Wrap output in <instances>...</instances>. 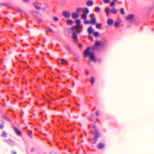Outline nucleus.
Returning <instances> with one entry per match:
<instances>
[{
    "label": "nucleus",
    "instance_id": "1",
    "mask_svg": "<svg viewBox=\"0 0 154 154\" xmlns=\"http://www.w3.org/2000/svg\"><path fill=\"white\" fill-rule=\"evenodd\" d=\"M102 45L101 42L99 41H96L95 45L93 46L91 48L88 47L84 51V55L85 57H89L90 60L93 61H96V59L92 52H90V49L96 50L97 49L98 47Z\"/></svg>",
    "mask_w": 154,
    "mask_h": 154
},
{
    "label": "nucleus",
    "instance_id": "2",
    "mask_svg": "<svg viewBox=\"0 0 154 154\" xmlns=\"http://www.w3.org/2000/svg\"><path fill=\"white\" fill-rule=\"evenodd\" d=\"M76 24L75 26L72 27L71 29V31L72 34L79 33L80 32V30L81 28V26L80 25V21L78 19L76 21Z\"/></svg>",
    "mask_w": 154,
    "mask_h": 154
},
{
    "label": "nucleus",
    "instance_id": "3",
    "mask_svg": "<svg viewBox=\"0 0 154 154\" xmlns=\"http://www.w3.org/2000/svg\"><path fill=\"white\" fill-rule=\"evenodd\" d=\"M96 23V19L95 18H93L90 21L88 20H86L85 21V23L86 24L91 23L92 24H94Z\"/></svg>",
    "mask_w": 154,
    "mask_h": 154
},
{
    "label": "nucleus",
    "instance_id": "4",
    "mask_svg": "<svg viewBox=\"0 0 154 154\" xmlns=\"http://www.w3.org/2000/svg\"><path fill=\"white\" fill-rule=\"evenodd\" d=\"M63 15L66 18H69L70 16V13L69 12L66 11H65L63 12Z\"/></svg>",
    "mask_w": 154,
    "mask_h": 154
},
{
    "label": "nucleus",
    "instance_id": "5",
    "mask_svg": "<svg viewBox=\"0 0 154 154\" xmlns=\"http://www.w3.org/2000/svg\"><path fill=\"white\" fill-rule=\"evenodd\" d=\"M95 135L94 139L95 141H94V143H95L96 142L98 138L99 137V134L97 130H96V131H95Z\"/></svg>",
    "mask_w": 154,
    "mask_h": 154
},
{
    "label": "nucleus",
    "instance_id": "6",
    "mask_svg": "<svg viewBox=\"0 0 154 154\" xmlns=\"http://www.w3.org/2000/svg\"><path fill=\"white\" fill-rule=\"evenodd\" d=\"M94 2L91 0H88L87 1L86 4L88 6H91L94 4Z\"/></svg>",
    "mask_w": 154,
    "mask_h": 154
},
{
    "label": "nucleus",
    "instance_id": "7",
    "mask_svg": "<svg viewBox=\"0 0 154 154\" xmlns=\"http://www.w3.org/2000/svg\"><path fill=\"white\" fill-rule=\"evenodd\" d=\"M105 146L104 144L100 143L97 145V148L99 149H101L103 148Z\"/></svg>",
    "mask_w": 154,
    "mask_h": 154
},
{
    "label": "nucleus",
    "instance_id": "8",
    "mask_svg": "<svg viewBox=\"0 0 154 154\" xmlns=\"http://www.w3.org/2000/svg\"><path fill=\"white\" fill-rule=\"evenodd\" d=\"M60 60H61V63L62 64H63L65 63H66V64H67V60L66 59H65L64 58L62 59H59L58 60H57V61L58 63V64L60 63L59 61Z\"/></svg>",
    "mask_w": 154,
    "mask_h": 154
},
{
    "label": "nucleus",
    "instance_id": "9",
    "mask_svg": "<svg viewBox=\"0 0 154 154\" xmlns=\"http://www.w3.org/2000/svg\"><path fill=\"white\" fill-rule=\"evenodd\" d=\"M134 16L133 14H129L125 17V18L127 20H130L133 19L134 17Z\"/></svg>",
    "mask_w": 154,
    "mask_h": 154
},
{
    "label": "nucleus",
    "instance_id": "10",
    "mask_svg": "<svg viewBox=\"0 0 154 154\" xmlns=\"http://www.w3.org/2000/svg\"><path fill=\"white\" fill-rule=\"evenodd\" d=\"M14 130L16 132V134L19 136L21 135V133L20 131L18 130L17 128H14Z\"/></svg>",
    "mask_w": 154,
    "mask_h": 154
},
{
    "label": "nucleus",
    "instance_id": "11",
    "mask_svg": "<svg viewBox=\"0 0 154 154\" xmlns=\"http://www.w3.org/2000/svg\"><path fill=\"white\" fill-rule=\"evenodd\" d=\"M107 23L109 25H112L113 23V20L112 19H109L108 20Z\"/></svg>",
    "mask_w": 154,
    "mask_h": 154
},
{
    "label": "nucleus",
    "instance_id": "12",
    "mask_svg": "<svg viewBox=\"0 0 154 154\" xmlns=\"http://www.w3.org/2000/svg\"><path fill=\"white\" fill-rule=\"evenodd\" d=\"M83 12L85 14H88L89 13L88 9L86 7L84 8L83 9Z\"/></svg>",
    "mask_w": 154,
    "mask_h": 154
},
{
    "label": "nucleus",
    "instance_id": "13",
    "mask_svg": "<svg viewBox=\"0 0 154 154\" xmlns=\"http://www.w3.org/2000/svg\"><path fill=\"white\" fill-rule=\"evenodd\" d=\"M33 5L36 10H40L41 9V7L38 5L35 4H33Z\"/></svg>",
    "mask_w": 154,
    "mask_h": 154
},
{
    "label": "nucleus",
    "instance_id": "14",
    "mask_svg": "<svg viewBox=\"0 0 154 154\" xmlns=\"http://www.w3.org/2000/svg\"><path fill=\"white\" fill-rule=\"evenodd\" d=\"M111 13L112 14H116L117 12V9L114 8H113L112 9L110 10Z\"/></svg>",
    "mask_w": 154,
    "mask_h": 154
},
{
    "label": "nucleus",
    "instance_id": "15",
    "mask_svg": "<svg viewBox=\"0 0 154 154\" xmlns=\"http://www.w3.org/2000/svg\"><path fill=\"white\" fill-rule=\"evenodd\" d=\"M88 32L89 34L92 33L94 32V30L91 27H89L88 28Z\"/></svg>",
    "mask_w": 154,
    "mask_h": 154
},
{
    "label": "nucleus",
    "instance_id": "16",
    "mask_svg": "<svg viewBox=\"0 0 154 154\" xmlns=\"http://www.w3.org/2000/svg\"><path fill=\"white\" fill-rule=\"evenodd\" d=\"M87 17V16L86 14H83L82 15V19H83L85 20V23L86 20H86Z\"/></svg>",
    "mask_w": 154,
    "mask_h": 154
},
{
    "label": "nucleus",
    "instance_id": "17",
    "mask_svg": "<svg viewBox=\"0 0 154 154\" xmlns=\"http://www.w3.org/2000/svg\"><path fill=\"white\" fill-rule=\"evenodd\" d=\"M72 17L74 18H76L79 17V15L76 13H73L72 14Z\"/></svg>",
    "mask_w": 154,
    "mask_h": 154
},
{
    "label": "nucleus",
    "instance_id": "18",
    "mask_svg": "<svg viewBox=\"0 0 154 154\" xmlns=\"http://www.w3.org/2000/svg\"><path fill=\"white\" fill-rule=\"evenodd\" d=\"M74 40L77 41L78 40V37L76 33L72 34Z\"/></svg>",
    "mask_w": 154,
    "mask_h": 154
},
{
    "label": "nucleus",
    "instance_id": "19",
    "mask_svg": "<svg viewBox=\"0 0 154 154\" xmlns=\"http://www.w3.org/2000/svg\"><path fill=\"white\" fill-rule=\"evenodd\" d=\"M1 136L4 137H6L7 135L6 132L5 131L3 132V133L1 134Z\"/></svg>",
    "mask_w": 154,
    "mask_h": 154
},
{
    "label": "nucleus",
    "instance_id": "20",
    "mask_svg": "<svg viewBox=\"0 0 154 154\" xmlns=\"http://www.w3.org/2000/svg\"><path fill=\"white\" fill-rule=\"evenodd\" d=\"M101 26V24L100 23H97L96 24V27L97 29H99L100 28Z\"/></svg>",
    "mask_w": 154,
    "mask_h": 154
},
{
    "label": "nucleus",
    "instance_id": "21",
    "mask_svg": "<svg viewBox=\"0 0 154 154\" xmlns=\"http://www.w3.org/2000/svg\"><path fill=\"white\" fill-rule=\"evenodd\" d=\"M110 9L108 8H106L105 9V11L107 13V15L108 16L109 14V12L110 11Z\"/></svg>",
    "mask_w": 154,
    "mask_h": 154
},
{
    "label": "nucleus",
    "instance_id": "22",
    "mask_svg": "<svg viewBox=\"0 0 154 154\" xmlns=\"http://www.w3.org/2000/svg\"><path fill=\"white\" fill-rule=\"evenodd\" d=\"M46 28H47V31H48L51 32H53V30L52 29L50 28L48 26H47L46 27Z\"/></svg>",
    "mask_w": 154,
    "mask_h": 154
},
{
    "label": "nucleus",
    "instance_id": "23",
    "mask_svg": "<svg viewBox=\"0 0 154 154\" xmlns=\"http://www.w3.org/2000/svg\"><path fill=\"white\" fill-rule=\"evenodd\" d=\"M103 3L105 4L109 3L110 2V0H103Z\"/></svg>",
    "mask_w": 154,
    "mask_h": 154
},
{
    "label": "nucleus",
    "instance_id": "24",
    "mask_svg": "<svg viewBox=\"0 0 154 154\" xmlns=\"http://www.w3.org/2000/svg\"><path fill=\"white\" fill-rule=\"evenodd\" d=\"M91 81L92 84H93L95 81V79L93 77H91Z\"/></svg>",
    "mask_w": 154,
    "mask_h": 154
},
{
    "label": "nucleus",
    "instance_id": "25",
    "mask_svg": "<svg viewBox=\"0 0 154 154\" xmlns=\"http://www.w3.org/2000/svg\"><path fill=\"white\" fill-rule=\"evenodd\" d=\"M94 35L95 37H98L99 36V33L98 32H95L94 33Z\"/></svg>",
    "mask_w": 154,
    "mask_h": 154
},
{
    "label": "nucleus",
    "instance_id": "26",
    "mask_svg": "<svg viewBox=\"0 0 154 154\" xmlns=\"http://www.w3.org/2000/svg\"><path fill=\"white\" fill-rule=\"evenodd\" d=\"M120 22H116L114 24V26L116 27H118L119 26V25L120 24Z\"/></svg>",
    "mask_w": 154,
    "mask_h": 154
},
{
    "label": "nucleus",
    "instance_id": "27",
    "mask_svg": "<svg viewBox=\"0 0 154 154\" xmlns=\"http://www.w3.org/2000/svg\"><path fill=\"white\" fill-rule=\"evenodd\" d=\"M72 20H68L67 21V23L68 24H72Z\"/></svg>",
    "mask_w": 154,
    "mask_h": 154
},
{
    "label": "nucleus",
    "instance_id": "28",
    "mask_svg": "<svg viewBox=\"0 0 154 154\" xmlns=\"http://www.w3.org/2000/svg\"><path fill=\"white\" fill-rule=\"evenodd\" d=\"M116 3V1H112L111 3H110V5L112 7H114L115 6V5Z\"/></svg>",
    "mask_w": 154,
    "mask_h": 154
},
{
    "label": "nucleus",
    "instance_id": "29",
    "mask_svg": "<svg viewBox=\"0 0 154 154\" xmlns=\"http://www.w3.org/2000/svg\"><path fill=\"white\" fill-rule=\"evenodd\" d=\"M121 13L122 14H125V10L123 8H122L121 9Z\"/></svg>",
    "mask_w": 154,
    "mask_h": 154
},
{
    "label": "nucleus",
    "instance_id": "30",
    "mask_svg": "<svg viewBox=\"0 0 154 154\" xmlns=\"http://www.w3.org/2000/svg\"><path fill=\"white\" fill-rule=\"evenodd\" d=\"M54 20L55 22H58L59 20L58 18L57 17H54Z\"/></svg>",
    "mask_w": 154,
    "mask_h": 154
},
{
    "label": "nucleus",
    "instance_id": "31",
    "mask_svg": "<svg viewBox=\"0 0 154 154\" xmlns=\"http://www.w3.org/2000/svg\"><path fill=\"white\" fill-rule=\"evenodd\" d=\"M95 9L97 11H100V8L98 7H96Z\"/></svg>",
    "mask_w": 154,
    "mask_h": 154
},
{
    "label": "nucleus",
    "instance_id": "32",
    "mask_svg": "<svg viewBox=\"0 0 154 154\" xmlns=\"http://www.w3.org/2000/svg\"><path fill=\"white\" fill-rule=\"evenodd\" d=\"M94 14H91L90 15V17L92 19H93V18H95V17H94Z\"/></svg>",
    "mask_w": 154,
    "mask_h": 154
},
{
    "label": "nucleus",
    "instance_id": "33",
    "mask_svg": "<svg viewBox=\"0 0 154 154\" xmlns=\"http://www.w3.org/2000/svg\"><path fill=\"white\" fill-rule=\"evenodd\" d=\"M4 125L3 124H0V129H2L4 128Z\"/></svg>",
    "mask_w": 154,
    "mask_h": 154
},
{
    "label": "nucleus",
    "instance_id": "34",
    "mask_svg": "<svg viewBox=\"0 0 154 154\" xmlns=\"http://www.w3.org/2000/svg\"><path fill=\"white\" fill-rule=\"evenodd\" d=\"M93 128H94V130L95 131H96V130H97L96 126L94 125H93Z\"/></svg>",
    "mask_w": 154,
    "mask_h": 154
},
{
    "label": "nucleus",
    "instance_id": "35",
    "mask_svg": "<svg viewBox=\"0 0 154 154\" xmlns=\"http://www.w3.org/2000/svg\"><path fill=\"white\" fill-rule=\"evenodd\" d=\"M96 115L97 116H98L99 115V112L98 111H97L96 112Z\"/></svg>",
    "mask_w": 154,
    "mask_h": 154
},
{
    "label": "nucleus",
    "instance_id": "36",
    "mask_svg": "<svg viewBox=\"0 0 154 154\" xmlns=\"http://www.w3.org/2000/svg\"><path fill=\"white\" fill-rule=\"evenodd\" d=\"M78 45L80 47H81L82 46V45L81 43H79L78 44Z\"/></svg>",
    "mask_w": 154,
    "mask_h": 154
},
{
    "label": "nucleus",
    "instance_id": "37",
    "mask_svg": "<svg viewBox=\"0 0 154 154\" xmlns=\"http://www.w3.org/2000/svg\"><path fill=\"white\" fill-rule=\"evenodd\" d=\"M86 74L87 75H88L89 74V72L87 70L86 71Z\"/></svg>",
    "mask_w": 154,
    "mask_h": 154
},
{
    "label": "nucleus",
    "instance_id": "38",
    "mask_svg": "<svg viewBox=\"0 0 154 154\" xmlns=\"http://www.w3.org/2000/svg\"><path fill=\"white\" fill-rule=\"evenodd\" d=\"M29 132H30V134H29V136L30 137L32 138V137L31 136V134L32 133V132L31 131H29Z\"/></svg>",
    "mask_w": 154,
    "mask_h": 154
},
{
    "label": "nucleus",
    "instance_id": "39",
    "mask_svg": "<svg viewBox=\"0 0 154 154\" xmlns=\"http://www.w3.org/2000/svg\"><path fill=\"white\" fill-rule=\"evenodd\" d=\"M23 1L25 2H28L29 0H23Z\"/></svg>",
    "mask_w": 154,
    "mask_h": 154
},
{
    "label": "nucleus",
    "instance_id": "40",
    "mask_svg": "<svg viewBox=\"0 0 154 154\" xmlns=\"http://www.w3.org/2000/svg\"><path fill=\"white\" fill-rule=\"evenodd\" d=\"M36 13V11H32L31 12V13L33 15L34 14V13Z\"/></svg>",
    "mask_w": 154,
    "mask_h": 154
},
{
    "label": "nucleus",
    "instance_id": "41",
    "mask_svg": "<svg viewBox=\"0 0 154 154\" xmlns=\"http://www.w3.org/2000/svg\"><path fill=\"white\" fill-rule=\"evenodd\" d=\"M38 20L40 22H41L42 21V19L41 18H38Z\"/></svg>",
    "mask_w": 154,
    "mask_h": 154
},
{
    "label": "nucleus",
    "instance_id": "42",
    "mask_svg": "<svg viewBox=\"0 0 154 154\" xmlns=\"http://www.w3.org/2000/svg\"><path fill=\"white\" fill-rule=\"evenodd\" d=\"M5 119L6 120H8H8H9V119L8 118V117H5Z\"/></svg>",
    "mask_w": 154,
    "mask_h": 154
},
{
    "label": "nucleus",
    "instance_id": "43",
    "mask_svg": "<svg viewBox=\"0 0 154 154\" xmlns=\"http://www.w3.org/2000/svg\"><path fill=\"white\" fill-rule=\"evenodd\" d=\"M12 153L13 154H16V152L14 151H13Z\"/></svg>",
    "mask_w": 154,
    "mask_h": 154
},
{
    "label": "nucleus",
    "instance_id": "44",
    "mask_svg": "<svg viewBox=\"0 0 154 154\" xmlns=\"http://www.w3.org/2000/svg\"><path fill=\"white\" fill-rule=\"evenodd\" d=\"M78 11H80L81 10V8H78Z\"/></svg>",
    "mask_w": 154,
    "mask_h": 154
},
{
    "label": "nucleus",
    "instance_id": "45",
    "mask_svg": "<svg viewBox=\"0 0 154 154\" xmlns=\"http://www.w3.org/2000/svg\"><path fill=\"white\" fill-rule=\"evenodd\" d=\"M25 13V15H26V16L27 17V14L26 13Z\"/></svg>",
    "mask_w": 154,
    "mask_h": 154
},
{
    "label": "nucleus",
    "instance_id": "46",
    "mask_svg": "<svg viewBox=\"0 0 154 154\" xmlns=\"http://www.w3.org/2000/svg\"><path fill=\"white\" fill-rule=\"evenodd\" d=\"M48 103H51L50 101H49V100H48Z\"/></svg>",
    "mask_w": 154,
    "mask_h": 154
},
{
    "label": "nucleus",
    "instance_id": "47",
    "mask_svg": "<svg viewBox=\"0 0 154 154\" xmlns=\"http://www.w3.org/2000/svg\"><path fill=\"white\" fill-rule=\"evenodd\" d=\"M42 9L43 10H45V9L44 8H43Z\"/></svg>",
    "mask_w": 154,
    "mask_h": 154
},
{
    "label": "nucleus",
    "instance_id": "48",
    "mask_svg": "<svg viewBox=\"0 0 154 154\" xmlns=\"http://www.w3.org/2000/svg\"><path fill=\"white\" fill-rule=\"evenodd\" d=\"M76 104H77V105H79V104H77V103H76Z\"/></svg>",
    "mask_w": 154,
    "mask_h": 154
}]
</instances>
